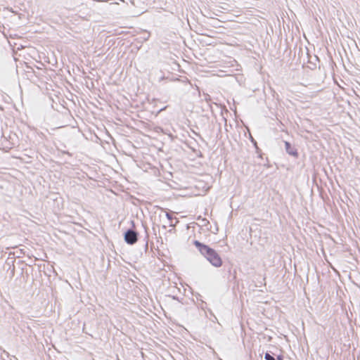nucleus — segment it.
<instances>
[{
	"label": "nucleus",
	"instance_id": "obj_26",
	"mask_svg": "<svg viewBox=\"0 0 360 360\" xmlns=\"http://www.w3.org/2000/svg\"><path fill=\"white\" fill-rule=\"evenodd\" d=\"M136 117H141L139 116V113H136Z\"/></svg>",
	"mask_w": 360,
	"mask_h": 360
},
{
	"label": "nucleus",
	"instance_id": "obj_14",
	"mask_svg": "<svg viewBox=\"0 0 360 360\" xmlns=\"http://www.w3.org/2000/svg\"><path fill=\"white\" fill-rule=\"evenodd\" d=\"M165 217L168 219V221L170 222L169 226H172V220L173 219L172 215L168 212H165Z\"/></svg>",
	"mask_w": 360,
	"mask_h": 360
},
{
	"label": "nucleus",
	"instance_id": "obj_19",
	"mask_svg": "<svg viewBox=\"0 0 360 360\" xmlns=\"http://www.w3.org/2000/svg\"><path fill=\"white\" fill-rule=\"evenodd\" d=\"M172 298L173 300H174L178 301V302H181V301H180V300H179V297L178 296H176V295H172Z\"/></svg>",
	"mask_w": 360,
	"mask_h": 360
},
{
	"label": "nucleus",
	"instance_id": "obj_11",
	"mask_svg": "<svg viewBox=\"0 0 360 360\" xmlns=\"http://www.w3.org/2000/svg\"><path fill=\"white\" fill-rule=\"evenodd\" d=\"M255 149V153L257 154V158L259 159H263L264 153H262L260 148L258 146Z\"/></svg>",
	"mask_w": 360,
	"mask_h": 360
},
{
	"label": "nucleus",
	"instance_id": "obj_22",
	"mask_svg": "<svg viewBox=\"0 0 360 360\" xmlns=\"http://www.w3.org/2000/svg\"><path fill=\"white\" fill-rule=\"evenodd\" d=\"M168 134V136L171 138V139H172V140H174V139L176 138V136H174L173 134H172L171 133H169V134Z\"/></svg>",
	"mask_w": 360,
	"mask_h": 360
},
{
	"label": "nucleus",
	"instance_id": "obj_17",
	"mask_svg": "<svg viewBox=\"0 0 360 360\" xmlns=\"http://www.w3.org/2000/svg\"><path fill=\"white\" fill-rule=\"evenodd\" d=\"M276 356V358H275L276 360H284V356L283 354H277Z\"/></svg>",
	"mask_w": 360,
	"mask_h": 360
},
{
	"label": "nucleus",
	"instance_id": "obj_15",
	"mask_svg": "<svg viewBox=\"0 0 360 360\" xmlns=\"http://www.w3.org/2000/svg\"><path fill=\"white\" fill-rule=\"evenodd\" d=\"M264 167L266 168H271L272 167V165L270 163L268 158H266V163L264 164Z\"/></svg>",
	"mask_w": 360,
	"mask_h": 360
},
{
	"label": "nucleus",
	"instance_id": "obj_30",
	"mask_svg": "<svg viewBox=\"0 0 360 360\" xmlns=\"http://www.w3.org/2000/svg\"><path fill=\"white\" fill-rule=\"evenodd\" d=\"M0 131H2V127H0Z\"/></svg>",
	"mask_w": 360,
	"mask_h": 360
},
{
	"label": "nucleus",
	"instance_id": "obj_6",
	"mask_svg": "<svg viewBox=\"0 0 360 360\" xmlns=\"http://www.w3.org/2000/svg\"><path fill=\"white\" fill-rule=\"evenodd\" d=\"M283 143L286 153L296 159L298 158L300 154L295 146L288 141H283Z\"/></svg>",
	"mask_w": 360,
	"mask_h": 360
},
{
	"label": "nucleus",
	"instance_id": "obj_3",
	"mask_svg": "<svg viewBox=\"0 0 360 360\" xmlns=\"http://www.w3.org/2000/svg\"><path fill=\"white\" fill-rule=\"evenodd\" d=\"M63 117V120L58 124L56 128H62L70 126L72 128H79L78 121L73 116V114H59Z\"/></svg>",
	"mask_w": 360,
	"mask_h": 360
},
{
	"label": "nucleus",
	"instance_id": "obj_10",
	"mask_svg": "<svg viewBox=\"0 0 360 360\" xmlns=\"http://www.w3.org/2000/svg\"><path fill=\"white\" fill-rule=\"evenodd\" d=\"M275 354L273 353L271 351H267L265 354H264V359L265 360H276L275 359Z\"/></svg>",
	"mask_w": 360,
	"mask_h": 360
},
{
	"label": "nucleus",
	"instance_id": "obj_7",
	"mask_svg": "<svg viewBox=\"0 0 360 360\" xmlns=\"http://www.w3.org/2000/svg\"><path fill=\"white\" fill-rule=\"evenodd\" d=\"M225 270L228 274L227 278L229 281H233L236 279V270L233 269V265L229 264V265H225Z\"/></svg>",
	"mask_w": 360,
	"mask_h": 360
},
{
	"label": "nucleus",
	"instance_id": "obj_23",
	"mask_svg": "<svg viewBox=\"0 0 360 360\" xmlns=\"http://www.w3.org/2000/svg\"><path fill=\"white\" fill-rule=\"evenodd\" d=\"M233 115H234V116H235V120H236V121L238 122V114L234 113Z\"/></svg>",
	"mask_w": 360,
	"mask_h": 360
},
{
	"label": "nucleus",
	"instance_id": "obj_20",
	"mask_svg": "<svg viewBox=\"0 0 360 360\" xmlns=\"http://www.w3.org/2000/svg\"><path fill=\"white\" fill-rule=\"evenodd\" d=\"M208 311H209L210 314L211 316H212L214 318V319L217 320V317L214 316V314H213V312L212 311V310L210 309H208Z\"/></svg>",
	"mask_w": 360,
	"mask_h": 360
},
{
	"label": "nucleus",
	"instance_id": "obj_4",
	"mask_svg": "<svg viewBox=\"0 0 360 360\" xmlns=\"http://www.w3.org/2000/svg\"><path fill=\"white\" fill-rule=\"evenodd\" d=\"M123 237L127 244L133 245L139 240V233L136 229H127L123 233Z\"/></svg>",
	"mask_w": 360,
	"mask_h": 360
},
{
	"label": "nucleus",
	"instance_id": "obj_27",
	"mask_svg": "<svg viewBox=\"0 0 360 360\" xmlns=\"http://www.w3.org/2000/svg\"><path fill=\"white\" fill-rule=\"evenodd\" d=\"M162 228H163V229H166L167 226H166L165 225H163V226H162Z\"/></svg>",
	"mask_w": 360,
	"mask_h": 360
},
{
	"label": "nucleus",
	"instance_id": "obj_24",
	"mask_svg": "<svg viewBox=\"0 0 360 360\" xmlns=\"http://www.w3.org/2000/svg\"><path fill=\"white\" fill-rule=\"evenodd\" d=\"M274 115L276 116V119H278V115L279 117H281V116H280V115H279V114H277V113H275V114H274Z\"/></svg>",
	"mask_w": 360,
	"mask_h": 360
},
{
	"label": "nucleus",
	"instance_id": "obj_16",
	"mask_svg": "<svg viewBox=\"0 0 360 360\" xmlns=\"http://www.w3.org/2000/svg\"><path fill=\"white\" fill-rule=\"evenodd\" d=\"M155 131L156 132H162L164 134H167V132L165 131L164 129L161 127H155Z\"/></svg>",
	"mask_w": 360,
	"mask_h": 360
},
{
	"label": "nucleus",
	"instance_id": "obj_9",
	"mask_svg": "<svg viewBox=\"0 0 360 360\" xmlns=\"http://www.w3.org/2000/svg\"><path fill=\"white\" fill-rule=\"evenodd\" d=\"M131 120L134 122V124L137 127H141V126H143V127H150V123H148V122H146L142 120H137L134 118H131Z\"/></svg>",
	"mask_w": 360,
	"mask_h": 360
},
{
	"label": "nucleus",
	"instance_id": "obj_29",
	"mask_svg": "<svg viewBox=\"0 0 360 360\" xmlns=\"http://www.w3.org/2000/svg\"><path fill=\"white\" fill-rule=\"evenodd\" d=\"M118 115H124V113H122V114H117Z\"/></svg>",
	"mask_w": 360,
	"mask_h": 360
},
{
	"label": "nucleus",
	"instance_id": "obj_8",
	"mask_svg": "<svg viewBox=\"0 0 360 360\" xmlns=\"http://www.w3.org/2000/svg\"><path fill=\"white\" fill-rule=\"evenodd\" d=\"M15 262V260L13 258H8L6 262V264L8 266L7 271H10L11 278H13L15 275V266L13 264Z\"/></svg>",
	"mask_w": 360,
	"mask_h": 360
},
{
	"label": "nucleus",
	"instance_id": "obj_5",
	"mask_svg": "<svg viewBox=\"0 0 360 360\" xmlns=\"http://www.w3.org/2000/svg\"><path fill=\"white\" fill-rule=\"evenodd\" d=\"M224 114L220 113L219 114V118L217 117L216 114H213L214 118L215 120L216 124L218 126V132L217 134L216 138L217 139H219L221 138V122H224V128L226 131H229L227 127V118L224 116Z\"/></svg>",
	"mask_w": 360,
	"mask_h": 360
},
{
	"label": "nucleus",
	"instance_id": "obj_28",
	"mask_svg": "<svg viewBox=\"0 0 360 360\" xmlns=\"http://www.w3.org/2000/svg\"><path fill=\"white\" fill-rule=\"evenodd\" d=\"M349 116H350L351 118H352V117L351 116V114L350 113H348L347 114Z\"/></svg>",
	"mask_w": 360,
	"mask_h": 360
},
{
	"label": "nucleus",
	"instance_id": "obj_18",
	"mask_svg": "<svg viewBox=\"0 0 360 360\" xmlns=\"http://www.w3.org/2000/svg\"><path fill=\"white\" fill-rule=\"evenodd\" d=\"M131 227L129 229H136L135 228V221L134 220L130 221Z\"/></svg>",
	"mask_w": 360,
	"mask_h": 360
},
{
	"label": "nucleus",
	"instance_id": "obj_25",
	"mask_svg": "<svg viewBox=\"0 0 360 360\" xmlns=\"http://www.w3.org/2000/svg\"><path fill=\"white\" fill-rule=\"evenodd\" d=\"M145 246H146V248L147 249L148 248V242L146 243Z\"/></svg>",
	"mask_w": 360,
	"mask_h": 360
},
{
	"label": "nucleus",
	"instance_id": "obj_1",
	"mask_svg": "<svg viewBox=\"0 0 360 360\" xmlns=\"http://www.w3.org/2000/svg\"><path fill=\"white\" fill-rule=\"evenodd\" d=\"M193 245L213 266L219 268L222 266V259L216 250L198 240H193Z\"/></svg>",
	"mask_w": 360,
	"mask_h": 360
},
{
	"label": "nucleus",
	"instance_id": "obj_21",
	"mask_svg": "<svg viewBox=\"0 0 360 360\" xmlns=\"http://www.w3.org/2000/svg\"><path fill=\"white\" fill-rule=\"evenodd\" d=\"M76 116L77 117V120L78 122L83 120V118L79 117L78 114H76Z\"/></svg>",
	"mask_w": 360,
	"mask_h": 360
},
{
	"label": "nucleus",
	"instance_id": "obj_2",
	"mask_svg": "<svg viewBox=\"0 0 360 360\" xmlns=\"http://www.w3.org/2000/svg\"><path fill=\"white\" fill-rule=\"evenodd\" d=\"M0 137L4 138L1 143V146L4 148L11 149L18 145V137L15 133L10 132L7 137L5 136L4 133H2Z\"/></svg>",
	"mask_w": 360,
	"mask_h": 360
},
{
	"label": "nucleus",
	"instance_id": "obj_13",
	"mask_svg": "<svg viewBox=\"0 0 360 360\" xmlns=\"http://www.w3.org/2000/svg\"><path fill=\"white\" fill-rule=\"evenodd\" d=\"M117 120H119L120 122H121L122 124H124L127 127L131 126L130 122L129 120H127V119H125L124 121H122V120L120 117H117Z\"/></svg>",
	"mask_w": 360,
	"mask_h": 360
},
{
	"label": "nucleus",
	"instance_id": "obj_12",
	"mask_svg": "<svg viewBox=\"0 0 360 360\" xmlns=\"http://www.w3.org/2000/svg\"><path fill=\"white\" fill-rule=\"evenodd\" d=\"M249 139H250V142L252 143V144L253 145L255 148L258 147L257 141L252 137V136L251 134H250V136H249Z\"/></svg>",
	"mask_w": 360,
	"mask_h": 360
}]
</instances>
